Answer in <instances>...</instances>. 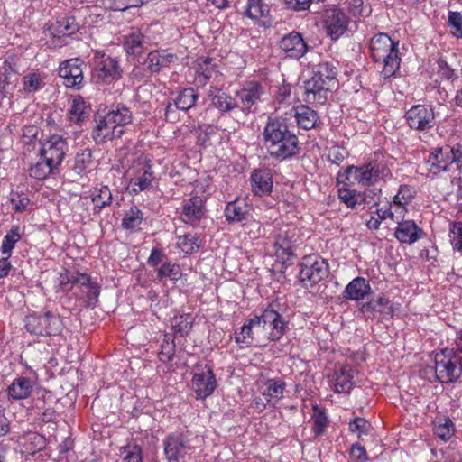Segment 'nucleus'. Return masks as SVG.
Returning a JSON list of instances; mask_svg holds the SVG:
<instances>
[{
	"label": "nucleus",
	"instance_id": "nucleus-1",
	"mask_svg": "<svg viewBox=\"0 0 462 462\" xmlns=\"http://www.w3.org/2000/svg\"><path fill=\"white\" fill-rule=\"evenodd\" d=\"M263 136L269 154L280 161L291 158L300 151L297 135L289 130L282 118L269 117Z\"/></svg>",
	"mask_w": 462,
	"mask_h": 462
},
{
	"label": "nucleus",
	"instance_id": "nucleus-2",
	"mask_svg": "<svg viewBox=\"0 0 462 462\" xmlns=\"http://www.w3.org/2000/svg\"><path fill=\"white\" fill-rule=\"evenodd\" d=\"M337 69L329 61H322L312 68V76L304 81L305 101L324 104L328 96L337 87Z\"/></svg>",
	"mask_w": 462,
	"mask_h": 462
},
{
	"label": "nucleus",
	"instance_id": "nucleus-3",
	"mask_svg": "<svg viewBox=\"0 0 462 462\" xmlns=\"http://www.w3.org/2000/svg\"><path fill=\"white\" fill-rule=\"evenodd\" d=\"M132 122L133 114L125 105L113 106L97 123L92 131V138L97 144L121 138L125 133V127L131 125Z\"/></svg>",
	"mask_w": 462,
	"mask_h": 462
},
{
	"label": "nucleus",
	"instance_id": "nucleus-4",
	"mask_svg": "<svg viewBox=\"0 0 462 462\" xmlns=\"http://www.w3.org/2000/svg\"><path fill=\"white\" fill-rule=\"evenodd\" d=\"M398 44L386 33H379L370 42L371 56L375 62H383L382 74L385 79L394 75L400 68Z\"/></svg>",
	"mask_w": 462,
	"mask_h": 462
},
{
	"label": "nucleus",
	"instance_id": "nucleus-5",
	"mask_svg": "<svg viewBox=\"0 0 462 462\" xmlns=\"http://www.w3.org/2000/svg\"><path fill=\"white\" fill-rule=\"evenodd\" d=\"M254 323L260 330H269L267 338L271 341L279 340L289 330L288 316L277 301L269 303L260 316L255 315Z\"/></svg>",
	"mask_w": 462,
	"mask_h": 462
},
{
	"label": "nucleus",
	"instance_id": "nucleus-6",
	"mask_svg": "<svg viewBox=\"0 0 462 462\" xmlns=\"http://www.w3.org/2000/svg\"><path fill=\"white\" fill-rule=\"evenodd\" d=\"M435 374L441 383H455L462 375V356L445 348L435 356Z\"/></svg>",
	"mask_w": 462,
	"mask_h": 462
},
{
	"label": "nucleus",
	"instance_id": "nucleus-7",
	"mask_svg": "<svg viewBox=\"0 0 462 462\" xmlns=\"http://www.w3.org/2000/svg\"><path fill=\"white\" fill-rule=\"evenodd\" d=\"M25 328L31 334L51 337L60 335L63 323L60 316L50 311L44 314H32L25 318Z\"/></svg>",
	"mask_w": 462,
	"mask_h": 462
},
{
	"label": "nucleus",
	"instance_id": "nucleus-8",
	"mask_svg": "<svg viewBox=\"0 0 462 462\" xmlns=\"http://www.w3.org/2000/svg\"><path fill=\"white\" fill-rule=\"evenodd\" d=\"M299 278L304 286L312 287L328 277V264L316 254L306 255L300 263Z\"/></svg>",
	"mask_w": 462,
	"mask_h": 462
},
{
	"label": "nucleus",
	"instance_id": "nucleus-9",
	"mask_svg": "<svg viewBox=\"0 0 462 462\" xmlns=\"http://www.w3.org/2000/svg\"><path fill=\"white\" fill-rule=\"evenodd\" d=\"M93 76L97 82L109 84L121 78L122 69L116 59L98 51L94 57Z\"/></svg>",
	"mask_w": 462,
	"mask_h": 462
},
{
	"label": "nucleus",
	"instance_id": "nucleus-10",
	"mask_svg": "<svg viewBox=\"0 0 462 462\" xmlns=\"http://www.w3.org/2000/svg\"><path fill=\"white\" fill-rule=\"evenodd\" d=\"M382 168L374 162H369L361 167L351 165L344 173H339L337 179L345 178L348 181H356L363 186H369L381 179Z\"/></svg>",
	"mask_w": 462,
	"mask_h": 462
},
{
	"label": "nucleus",
	"instance_id": "nucleus-11",
	"mask_svg": "<svg viewBox=\"0 0 462 462\" xmlns=\"http://www.w3.org/2000/svg\"><path fill=\"white\" fill-rule=\"evenodd\" d=\"M349 22L348 16L341 9L330 8L324 12V28L333 41L339 39L347 31Z\"/></svg>",
	"mask_w": 462,
	"mask_h": 462
},
{
	"label": "nucleus",
	"instance_id": "nucleus-12",
	"mask_svg": "<svg viewBox=\"0 0 462 462\" xmlns=\"http://www.w3.org/2000/svg\"><path fill=\"white\" fill-rule=\"evenodd\" d=\"M67 151L68 143L66 139L60 135L53 134L42 143L40 155L41 159L49 162L51 166L58 168L63 161Z\"/></svg>",
	"mask_w": 462,
	"mask_h": 462
},
{
	"label": "nucleus",
	"instance_id": "nucleus-13",
	"mask_svg": "<svg viewBox=\"0 0 462 462\" xmlns=\"http://www.w3.org/2000/svg\"><path fill=\"white\" fill-rule=\"evenodd\" d=\"M191 449L187 438L181 433H171L163 440V450L169 462H185Z\"/></svg>",
	"mask_w": 462,
	"mask_h": 462
},
{
	"label": "nucleus",
	"instance_id": "nucleus-14",
	"mask_svg": "<svg viewBox=\"0 0 462 462\" xmlns=\"http://www.w3.org/2000/svg\"><path fill=\"white\" fill-rule=\"evenodd\" d=\"M408 125L414 130L427 131L435 125V116L432 108L423 105L411 106L405 114Z\"/></svg>",
	"mask_w": 462,
	"mask_h": 462
},
{
	"label": "nucleus",
	"instance_id": "nucleus-15",
	"mask_svg": "<svg viewBox=\"0 0 462 462\" xmlns=\"http://www.w3.org/2000/svg\"><path fill=\"white\" fill-rule=\"evenodd\" d=\"M296 236L297 232L294 226L284 225L279 227L274 235L275 254L280 257L286 255L287 259L292 256Z\"/></svg>",
	"mask_w": 462,
	"mask_h": 462
},
{
	"label": "nucleus",
	"instance_id": "nucleus-16",
	"mask_svg": "<svg viewBox=\"0 0 462 462\" xmlns=\"http://www.w3.org/2000/svg\"><path fill=\"white\" fill-rule=\"evenodd\" d=\"M279 48L286 57L296 60L303 57L308 51L302 35L295 31L282 36L279 42Z\"/></svg>",
	"mask_w": 462,
	"mask_h": 462
},
{
	"label": "nucleus",
	"instance_id": "nucleus-17",
	"mask_svg": "<svg viewBox=\"0 0 462 462\" xmlns=\"http://www.w3.org/2000/svg\"><path fill=\"white\" fill-rule=\"evenodd\" d=\"M206 208L202 197L193 196L182 203L180 211V219L193 226L199 225L200 220L205 217Z\"/></svg>",
	"mask_w": 462,
	"mask_h": 462
},
{
	"label": "nucleus",
	"instance_id": "nucleus-18",
	"mask_svg": "<svg viewBox=\"0 0 462 462\" xmlns=\"http://www.w3.org/2000/svg\"><path fill=\"white\" fill-rule=\"evenodd\" d=\"M263 95V86L256 81L247 82L242 89L236 93L241 104V110L245 114L254 112L253 106L261 100Z\"/></svg>",
	"mask_w": 462,
	"mask_h": 462
},
{
	"label": "nucleus",
	"instance_id": "nucleus-19",
	"mask_svg": "<svg viewBox=\"0 0 462 462\" xmlns=\"http://www.w3.org/2000/svg\"><path fill=\"white\" fill-rule=\"evenodd\" d=\"M192 387L198 398L205 399L211 395L217 387L213 371L208 367L198 369L192 378Z\"/></svg>",
	"mask_w": 462,
	"mask_h": 462
},
{
	"label": "nucleus",
	"instance_id": "nucleus-20",
	"mask_svg": "<svg viewBox=\"0 0 462 462\" xmlns=\"http://www.w3.org/2000/svg\"><path fill=\"white\" fill-rule=\"evenodd\" d=\"M83 61L79 59L63 61L59 68V75L64 79V84L69 88H79L83 81Z\"/></svg>",
	"mask_w": 462,
	"mask_h": 462
},
{
	"label": "nucleus",
	"instance_id": "nucleus-21",
	"mask_svg": "<svg viewBox=\"0 0 462 462\" xmlns=\"http://www.w3.org/2000/svg\"><path fill=\"white\" fill-rule=\"evenodd\" d=\"M154 179V172L152 165L148 162L138 163V167L134 171V177L131 180V193L138 194L147 189Z\"/></svg>",
	"mask_w": 462,
	"mask_h": 462
},
{
	"label": "nucleus",
	"instance_id": "nucleus-22",
	"mask_svg": "<svg viewBox=\"0 0 462 462\" xmlns=\"http://www.w3.org/2000/svg\"><path fill=\"white\" fill-rule=\"evenodd\" d=\"M177 59L176 54L165 50L152 51L148 53L144 65L151 73H158L162 69L169 67Z\"/></svg>",
	"mask_w": 462,
	"mask_h": 462
},
{
	"label": "nucleus",
	"instance_id": "nucleus-23",
	"mask_svg": "<svg viewBox=\"0 0 462 462\" xmlns=\"http://www.w3.org/2000/svg\"><path fill=\"white\" fill-rule=\"evenodd\" d=\"M423 234V231L412 220H404L398 224L395 230V237L405 244H413L418 241Z\"/></svg>",
	"mask_w": 462,
	"mask_h": 462
},
{
	"label": "nucleus",
	"instance_id": "nucleus-24",
	"mask_svg": "<svg viewBox=\"0 0 462 462\" xmlns=\"http://www.w3.org/2000/svg\"><path fill=\"white\" fill-rule=\"evenodd\" d=\"M252 190L256 196L269 194L273 189V178L269 171L255 170L251 175Z\"/></svg>",
	"mask_w": 462,
	"mask_h": 462
},
{
	"label": "nucleus",
	"instance_id": "nucleus-25",
	"mask_svg": "<svg viewBox=\"0 0 462 462\" xmlns=\"http://www.w3.org/2000/svg\"><path fill=\"white\" fill-rule=\"evenodd\" d=\"M370 291L369 282L363 277H356L346 285L343 295L347 300H361L369 294Z\"/></svg>",
	"mask_w": 462,
	"mask_h": 462
},
{
	"label": "nucleus",
	"instance_id": "nucleus-26",
	"mask_svg": "<svg viewBox=\"0 0 462 462\" xmlns=\"http://www.w3.org/2000/svg\"><path fill=\"white\" fill-rule=\"evenodd\" d=\"M33 390V382L27 377H18L7 388L10 399L20 401L27 399Z\"/></svg>",
	"mask_w": 462,
	"mask_h": 462
},
{
	"label": "nucleus",
	"instance_id": "nucleus-27",
	"mask_svg": "<svg viewBox=\"0 0 462 462\" xmlns=\"http://www.w3.org/2000/svg\"><path fill=\"white\" fill-rule=\"evenodd\" d=\"M292 110L300 127L305 130L316 127L319 117L315 110L305 105L293 107Z\"/></svg>",
	"mask_w": 462,
	"mask_h": 462
},
{
	"label": "nucleus",
	"instance_id": "nucleus-28",
	"mask_svg": "<svg viewBox=\"0 0 462 462\" xmlns=\"http://www.w3.org/2000/svg\"><path fill=\"white\" fill-rule=\"evenodd\" d=\"M450 163L448 153H445L442 148H436L426 162L427 170L434 175L446 171Z\"/></svg>",
	"mask_w": 462,
	"mask_h": 462
},
{
	"label": "nucleus",
	"instance_id": "nucleus-29",
	"mask_svg": "<svg viewBox=\"0 0 462 462\" xmlns=\"http://www.w3.org/2000/svg\"><path fill=\"white\" fill-rule=\"evenodd\" d=\"M208 97L210 98L211 105L221 113L229 112L238 106L237 102L234 98L219 89L217 90V93L209 91Z\"/></svg>",
	"mask_w": 462,
	"mask_h": 462
},
{
	"label": "nucleus",
	"instance_id": "nucleus-30",
	"mask_svg": "<svg viewBox=\"0 0 462 462\" xmlns=\"http://www.w3.org/2000/svg\"><path fill=\"white\" fill-rule=\"evenodd\" d=\"M355 369L350 365L342 366L340 372L336 374V391L338 393H348L354 386Z\"/></svg>",
	"mask_w": 462,
	"mask_h": 462
},
{
	"label": "nucleus",
	"instance_id": "nucleus-31",
	"mask_svg": "<svg viewBox=\"0 0 462 462\" xmlns=\"http://www.w3.org/2000/svg\"><path fill=\"white\" fill-rule=\"evenodd\" d=\"M198 98L199 95L193 88H183L173 99L174 106L177 109L188 111L195 106Z\"/></svg>",
	"mask_w": 462,
	"mask_h": 462
},
{
	"label": "nucleus",
	"instance_id": "nucleus-32",
	"mask_svg": "<svg viewBox=\"0 0 462 462\" xmlns=\"http://www.w3.org/2000/svg\"><path fill=\"white\" fill-rule=\"evenodd\" d=\"M90 107L86 104L81 97L73 98L69 110V119L72 123H80L88 117Z\"/></svg>",
	"mask_w": 462,
	"mask_h": 462
},
{
	"label": "nucleus",
	"instance_id": "nucleus-33",
	"mask_svg": "<svg viewBox=\"0 0 462 462\" xmlns=\"http://www.w3.org/2000/svg\"><path fill=\"white\" fill-rule=\"evenodd\" d=\"M212 61L213 60L209 57H200L197 60L195 69L199 83L206 84V82L217 73Z\"/></svg>",
	"mask_w": 462,
	"mask_h": 462
},
{
	"label": "nucleus",
	"instance_id": "nucleus-34",
	"mask_svg": "<svg viewBox=\"0 0 462 462\" xmlns=\"http://www.w3.org/2000/svg\"><path fill=\"white\" fill-rule=\"evenodd\" d=\"M248 213L247 205L241 200L229 202L225 209V216L228 222H240Z\"/></svg>",
	"mask_w": 462,
	"mask_h": 462
},
{
	"label": "nucleus",
	"instance_id": "nucleus-35",
	"mask_svg": "<svg viewBox=\"0 0 462 462\" xmlns=\"http://www.w3.org/2000/svg\"><path fill=\"white\" fill-rule=\"evenodd\" d=\"M193 318L190 314L175 317L171 321L174 333L181 337H186L192 328Z\"/></svg>",
	"mask_w": 462,
	"mask_h": 462
},
{
	"label": "nucleus",
	"instance_id": "nucleus-36",
	"mask_svg": "<svg viewBox=\"0 0 462 462\" xmlns=\"http://www.w3.org/2000/svg\"><path fill=\"white\" fill-rule=\"evenodd\" d=\"M269 13V6L263 0H248L245 14L254 20L264 17Z\"/></svg>",
	"mask_w": 462,
	"mask_h": 462
},
{
	"label": "nucleus",
	"instance_id": "nucleus-37",
	"mask_svg": "<svg viewBox=\"0 0 462 462\" xmlns=\"http://www.w3.org/2000/svg\"><path fill=\"white\" fill-rule=\"evenodd\" d=\"M112 192L107 186H101L96 189L95 193L92 195V202L94 203V211H99L103 208L109 206L112 202Z\"/></svg>",
	"mask_w": 462,
	"mask_h": 462
},
{
	"label": "nucleus",
	"instance_id": "nucleus-38",
	"mask_svg": "<svg viewBox=\"0 0 462 462\" xmlns=\"http://www.w3.org/2000/svg\"><path fill=\"white\" fill-rule=\"evenodd\" d=\"M253 328H255L256 333H261L258 323H254V317L241 328L239 333L236 334V342L246 346L251 345L254 340Z\"/></svg>",
	"mask_w": 462,
	"mask_h": 462
},
{
	"label": "nucleus",
	"instance_id": "nucleus-39",
	"mask_svg": "<svg viewBox=\"0 0 462 462\" xmlns=\"http://www.w3.org/2000/svg\"><path fill=\"white\" fill-rule=\"evenodd\" d=\"M143 36L141 33H133L129 35L124 43V48L128 54L140 55L144 48L143 44Z\"/></svg>",
	"mask_w": 462,
	"mask_h": 462
},
{
	"label": "nucleus",
	"instance_id": "nucleus-40",
	"mask_svg": "<svg viewBox=\"0 0 462 462\" xmlns=\"http://www.w3.org/2000/svg\"><path fill=\"white\" fill-rule=\"evenodd\" d=\"M157 276L160 280L169 278L171 281H178L182 276L181 268L176 263H164L158 269Z\"/></svg>",
	"mask_w": 462,
	"mask_h": 462
},
{
	"label": "nucleus",
	"instance_id": "nucleus-41",
	"mask_svg": "<svg viewBox=\"0 0 462 462\" xmlns=\"http://www.w3.org/2000/svg\"><path fill=\"white\" fill-rule=\"evenodd\" d=\"M56 168L54 166H51V163H49V162H47L44 159H42L41 162H37L35 164L31 166L30 176L36 180H44Z\"/></svg>",
	"mask_w": 462,
	"mask_h": 462
},
{
	"label": "nucleus",
	"instance_id": "nucleus-42",
	"mask_svg": "<svg viewBox=\"0 0 462 462\" xmlns=\"http://www.w3.org/2000/svg\"><path fill=\"white\" fill-rule=\"evenodd\" d=\"M44 77L39 73H29L23 77V89L27 93L36 92L42 89L44 83Z\"/></svg>",
	"mask_w": 462,
	"mask_h": 462
},
{
	"label": "nucleus",
	"instance_id": "nucleus-43",
	"mask_svg": "<svg viewBox=\"0 0 462 462\" xmlns=\"http://www.w3.org/2000/svg\"><path fill=\"white\" fill-rule=\"evenodd\" d=\"M91 157L92 153L88 149H85L81 152H78L76 154L72 169L77 175H81L91 164Z\"/></svg>",
	"mask_w": 462,
	"mask_h": 462
},
{
	"label": "nucleus",
	"instance_id": "nucleus-44",
	"mask_svg": "<svg viewBox=\"0 0 462 462\" xmlns=\"http://www.w3.org/2000/svg\"><path fill=\"white\" fill-rule=\"evenodd\" d=\"M389 300L387 298L381 296L377 299L370 300L361 307V311L364 313H374V312H385V309L388 308Z\"/></svg>",
	"mask_w": 462,
	"mask_h": 462
},
{
	"label": "nucleus",
	"instance_id": "nucleus-45",
	"mask_svg": "<svg viewBox=\"0 0 462 462\" xmlns=\"http://www.w3.org/2000/svg\"><path fill=\"white\" fill-rule=\"evenodd\" d=\"M143 222V212L136 207H132L123 218V226L126 229H134Z\"/></svg>",
	"mask_w": 462,
	"mask_h": 462
},
{
	"label": "nucleus",
	"instance_id": "nucleus-46",
	"mask_svg": "<svg viewBox=\"0 0 462 462\" xmlns=\"http://www.w3.org/2000/svg\"><path fill=\"white\" fill-rule=\"evenodd\" d=\"M79 30V24L73 16H65L56 22V31L63 35H70Z\"/></svg>",
	"mask_w": 462,
	"mask_h": 462
},
{
	"label": "nucleus",
	"instance_id": "nucleus-47",
	"mask_svg": "<svg viewBox=\"0 0 462 462\" xmlns=\"http://www.w3.org/2000/svg\"><path fill=\"white\" fill-rule=\"evenodd\" d=\"M313 431L316 436H319L323 434L325 428L328 425V418L323 410H321L318 405L313 406Z\"/></svg>",
	"mask_w": 462,
	"mask_h": 462
},
{
	"label": "nucleus",
	"instance_id": "nucleus-48",
	"mask_svg": "<svg viewBox=\"0 0 462 462\" xmlns=\"http://www.w3.org/2000/svg\"><path fill=\"white\" fill-rule=\"evenodd\" d=\"M338 197L349 208H355L360 200H365L363 195L349 189H339Z\"/></svg>",
	"mask_w": 462,
	"mask_h": 462
},
{
	"label": "nucleus",
	"instance_id": "nucleus-49",
	"mask_svg": "<svg viewBox=\"0 0 462 462\" xmlns=\"http://www.w3.org/2000/svg\"><path fill=\"white\" fill-rule=\"evenodd\" d=\"M21 236L19 233L18 226H13L10 232H8L3 239L2 242V252L4 254H10L12 249L14 247V245L20 240Z\"/></svg>",
	"mask_w": 462,
	"mask_h": 462
},
{
	"label": "nucleus",
	"instance_id": "nucleus-50",
	"mask_svg": "<svg viewBox=\"0 0 462 462\" xmlns=\"http://www.w3.org/2000/svg\"><path fill=\"white\" fill-rule=\"evenodd\" d=\"M120 455L125 462H143L142 449L137 445H127L120 448Z\"/></svg>",
	"mask_w": 462,
	"mask_h": 462
},
{
	"label": "nucleus",
	"instance_id": "nucleus-51",
	"mask_svg": "<svg viewBox=\"0 0 462 462\" xmlns=\"http://www.w3.org/2000/svg\"><path fill=\"white\" fill-rule=\"evenodd\" d=\"M175 348L174 341L167 338V335H165L163 343L161 346V351L158 354L160 361L163 363L171 362L175 355Z\"/></svg>",
	"mask_w": 462,
	"mask_h": 462
},
{
	"label": "nucleus",
	"instance_id": "nucleus-52",
	"mask_svg": "<svg viewBox=\"0 0 462 462\" xmlns=\"http://www.w3.org/2000/svg\"><path fill=\"white\" fill-rule=\"evenodd\" d=\"M179 247L185 254H191L194 250L199 249L198 237L192 234H187L179 237Z\"/></svg>",
	"mask_w": 462,
	"mask_h": 462
},
{
	"label": "nucleus",
	"instance_id": "nucleus-53",
	"mask_svg": "<svg viewBox=\"0 0 462 462\" xmlns=\"http://www.w3.org/2000/svg\"><path fill=\"white\" fill-rule=\"evenodd\" d=\"M448 25L451 27L453 35L462 39V14L460 13H448Z\"/></svg>",
	"mask_w": 462,
	"mask_h": 462
},
{
	"label": "nucleus",
	"instance_id": "nucleus-54",
	"mask_svg": "<svg viewBox=\"0 0 462 462\" xmlns=\"http://www.w3.org/2000/svg\"><path fill=\"white\" fill-rule=\"evenodd\" d=\"M450 234L453 248L462 253V222L454 223L450 229Z\"/></svg>",
	"mask_w": 462,
	"mask_h": 462
},
{
	"label": "nucleus",
	"instance_id": "nucleus-55",
	"mask_svg": "<svg viewBox=\"0 0 462 462\" xmlns=\"http://www.w3.org/2000/svg\"><path fill=\"white\" fill-rule=\"evenodd\" d=\"M285 383L280 380H270L267 383V395L271 399L280 400L282 397Z\"/></svg>",
	"mask_w": 462,
	"mask_h": 462
},
{
	"label": "nucleus",
	"instance_id": "nucleus-56",
	"mask_svg": "<svg viewBox=\"0 0 462 462\" xmlns=\"http://www.w3.org/2000/svg\"><path fill=\"white\" fill-rule=\"evenodd\" d=\"M348 152L346 148L341 146H332L328 154V161L336 165H339L344 162Z\"/></svg>",
	"mask_w": 462,
	"mask_h": 462
},
{
	"label": "nucleus",
	"instance_id": "nucleus-57",
	"mask_svg": "<svg viewBox=\"0 0 462 462\" xmlns=\"http://www.w3.org/2000/svg\"><path fill=\"white\" fill-rule=\"evenodd\" d=\"M435 434L443 440H448L453 435V423L450 420H446L444 423H439L435 427Z\"/></svg>",
	"mask_w": 462,
	"mask_h": 462
},
{
	"label": "nucleus",
	"instance_id": "nucleus-58",
	"mask_svg": "<svg viewBox=\"0 0 462 462\" xmlns=\"http://www.w3.org/2000/svg\"><path fill=\"white\" fill-rule=\"evenodd\" d=\"M414 190L406 185H402L396 196L394 203L397 205H405L413 198Z\"/></svg>",
	"mask_w": 462,
	"mask_h": 462
},
{
	"label": "nucleus",
	"instance_id": "nucleus-59",
	"mask_svg": "<svg viewBox=\"0 0 462 462\" xmlns=\"http://www.w3.org/2000/svg\"><path fill=\"white\" fill-rule=\"evenodd\" d=\"M82 291L86 293L88 306L94 307L100 293L99 287L96 283H92L88 287L83 289Z\"/></svg>",
	"mask_w": 462,
	"mask_h": 462
},
{
	"label": "nucleus",
	"instance_id": "nucleus-60",
	"mask_svg": "<svg viewBox=\"0 0 462 462\" xmlns=\"http://www.w3.org/2000/svg\"><path fill=\"white\" fill-rule=\"evenodd\" d=\"M368 422L362 418H356L349 423V429L352 432L365 433L368 429Z\"/></svg>",
	"mask_w": 462,
	"mask_h": 462
},
{
	"label": "nucleus",
	"instance_id": "nucleus-61",
	"mask_svg": "<svg viewBox=\"0 0 462 462\" xmlns=\"http://www.w3.org/2000/svg\"><path fill=\"white\" fill-rule=\"evenodd\" d=\"M284 3L290 9L301 11L310 7L311 0H284Z\"/></svg>",
	"mask_w": 462,
	"mask_h": 462
},
{
	"label": "nucleus",
	"instance_id": "nucleus-62",
	"mask_svg": "<svg viewBox=\"0 0 462 462\" xmlns=\"http://www.w3.org/2000/svg\"><path fill=\"white\" fill-rule=\"evenodd\" d=\"M164 254L161 248L154 247L151 251V254L147 260L149 265L155 267L157 266L163 259Z\"/></svg>",
	"mask_w": 462,
	"mask_h": 462
},
{
	"label": "nucleus",
	"instance_id": "nucleus-63",
	"mask_svg": "<svg viewBox=\"0 0 462 462\" xmlns=\"http://www.w3.org/2000/svg\"><path fill=\"white\" fill-rule=\"evenodd\" d=\"M350 453L352 457L358 462H365L367 459L365 448L359 444L353 445Z\"/></svg>",
	"mask_w": 462,
	"mask_h": 462
},
{
	"label": "nucleus",
	"instance_id": "nucleus-64",
	"mask_svg": "<svg viewBox=\"0 0 462 462\" xmlns=\"http://www.w3.org/2000/svg\"><path fill=\"white\" fill-rule=\"evenodd\" d=\"M69 281L73 284L74 283L79 284L80 287L82 288V290L88 287L89 285H91L93 283L91 282L90 277L88 274H84V273L77 274L76 276L72 275L71 278L69 279Z\"/></svg>",
	"mask_w": 462,
	"mask_h": 462
}]
</instances>
